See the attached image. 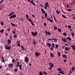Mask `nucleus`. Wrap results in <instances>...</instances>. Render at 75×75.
Segmentation results:
<instances>
[{
	"instance_id": "nucleus-4",
	"label": "nucleus",
	"mask_w": 75,
	"mask_h": 75,
	"mask_svg": "<svg viewBox=\"0 0 75 75\" xmlns=\"http://www.w3.org/2000/svg\"><path fill=\"white\" fill-rule=\"evenodd\" d=\"M4 48H5V49L6 50H11V46H8V45H4Z\"/></svg>"
},
{
	"instance_id": "nucleus-57",
	"label": "nucleus",
	"mask_w": 75,
	"mask_h": 75,
	"mask_svg": "<svg viewBox=\"0 0 75 75\" xmlns=\"http://www.w3.org/2000/svg\"><path fill=\"white\" fill-rule=\"evenodd\" d=\"M64 62L65 63L67 62V60H66V59L64 60Z\"/></svg>"
},
{
	"instance_id": "nucleus-27",
	"label": "nucleus",
	"mask_w": 75,
	"mask_h": 75,
	"mask_svg": "<svg viewBox=\"0 0 75 75\" xmlns=\"http://www.w3.org/2000/svg\"><path fill=\"white\" fill-rule=\"evenodd\" d=\"M54 56V54L52 53H50V57H53Z\"/></svg>"
},
{
	"instance_id": "nucleus-33",
	"label": "nucleus",
	"mask_w": 75,
	"mask_h": 75,
	"mask_svg": "<svg viewBox=\"0 0 75 75\" xmlns=\"http://www.w3.org/2000/svg\"><path fill=\"white\" fill-rule=\"evenodd\" d=\"M33 44L34 45H35L36 44V42H35V40H33Z\"/></svg>"
},
{
	"instance_id": "nucleus-26",
	"label": "nucleus",
	"mask_w": 75,
	"mask_h": 75,
	"mask_svg": "<svg viewBox=\"0 0 75 75\" xmlns=\"http://www.w3.org/2000/svg\"><path fill=\"white\" fill-rule=\"evenodd\" d=\"M57 70L59 71H62V69H61V67H59V68L57 69Z\"/></svg>"
},
{
	"instance_id": "nucleus-12",
	"label": "nucleus",
	"mask_w": 75,
	"mask_h": 75,
	"mask_svg": "<svg viewBox=\"0 0 75 75\" xmlns=\"http://www.w3.org/2000/svg\"><path fill=\"white\" fill-rule=\"evenodd\" d=\"M46 20H47L48 21H50L51 23L53 22V21L52 20H51V19L50 18V17H47V18H46Z\"/></svg>"
},
{
	"instance_id": "nucleus-48",
	"label": "nucleus",
	"mask_w": 75,
	"mask_h": 75,
	"mask_svg": "<svg viewBox=\"0 0 75 75\" xmlns=\"http://www.w3.org/2000/svg\"><path fill=\"white\" fill-rule=\"evenodd\" d=\"M5 35H6V36H7L8 35V33H6L5 34Z\"/></svg>"
},
{
	"instance_id": "nucleus-39",
	"label": "nucleus",
	"mask_w": 75,
	"mask_h": 75,
	"mask_svg": "<svg viewBox=\"0 0 75 75\" xmlns=\"http://www.w3.org/2000/svg\"><path fill=\"white\" fill-rule=\"evenodd\" d=\"M75 69V67H72V68H71V70H74Z\"/></svg>"
},
{
	"instance_id": "nucleus-45",
	"label": "nucleus",
	"mask_w": 75,
	"mask_h": 75,
	"mask_svg": "<svg viewBox=\"0 0 75 75\" xmlns=\"http://www.w3.org/2000/svg\"><path fill=\"white\" fill-rule=\"evenodd\" d=\"M67 27H68L69 28H71V26L70 25H68V26Z\"/></svg>"
},
{
	"instance_id": "nucleus-20",
	"label": "nucleus",
	"mask_w": 75,
	"mask_h": 75,
	"mask_svg": "<svg viewBox=\"0 0 75 75\" xmlns=\"http://www.w3.org/2000/svg\"><path fill=\"white\" fill-rule=\"evenodd\" d=\"M17 35H16V34H14V35H13V38H15L16 39L17 38Z\"/></svg>"
},
{
	"instance_id": "nucleus-6",
	"label": "nucleus",
	"mask_w": 75,
	"mask_h": 75,
	"mask_svg": "<svg viewBox=\"0 0 75 75\" xmlns=\"http://www.w3.org/2000/svg\"><path fill=\"white\" fill-rule=\"evenodd\" d=\"M37 34H38V33H37V31L35 32V33L33 32H31V35L34 36L35 37L37 35Z\"/></svg>"
},
{
	"instance_id": "nucleus-3",
	"label": "nucleus",
	"mask_w": 75,
	"mask_h": 75,
	"mask_svg": "<svg viewBox=\"0 0 75 75\" xmlns=\"http://www.w3.org/2000/svg\"><path fill=\"white\" fill-rule=\"evenodd\" d=\"M41 12H42V13H44V17L46 18L47 17V13H45V12L44 11V10L43 9L41 8Z\"/></svg>"
},
{
	"instance_id": "nucleus-22",
	"label": "nucleus",
	"mask_w": 75,
	"mask_h": 75,
	"mask_svg": "<svg viewBox=\"0 0 75 75\" xmlns=\"http://www.w3.org/2000/svg\"><path fill=\"white\" fill-rule=\"evenodd\" d=\"M62 57L65 58H67V55H66L65 54L63 55V56H62Z\"/></svg>"
},
{
	"instance_id": "nucleus-21",
	"label": "nucleus",
	"mask_w": 75,
	"mask_h": 75,
	"mask_svg": "<svg viewBox=\"0 0 75 75\" xmlns=\"http://www.w3.org/2000/svg\"><path fill=\"white\" fill-rule=\"evenodd\" d=\"M21 48L22 50H25V49H24V47L23 46H21Z\"/></svg>"
},
{
	"instance_id": "nucleus-41",
	"label": "nucleus",
	"mask_w": 75,
	"mask_h": 75,
	"mask_svg": "<svg viewBox=\"0 0 75 75\" xmlns=\"http://www.w3.org/2000/svg\"><path fill=\"white\" fill-rule=\"evenodd\" d=\"M39 75H43V74L42 73V72H41V71H40V72H39Z\"/></svg>"
},
{
	"instance_id": "nucleus-36",
	"label": "nucleus",
	"mask_w": 75,
	"mask_h": 75,
	"mask_svg": "<svg viewBox=\"0 0 75 75\" xmlns=\"http://www.w3.org/2000/svg\"><path fill=\"white\" fill-rule=\"evenodd\" d=\"M57 30L58 31H59V32H62V30H61L60 29Z\"/></svg>"
},
{
	"instance_id": "nucleus-34",
	"label": "nucleus",
	"mask_w": 75,
	"mask_h": 75,
	"mask_svg": "<svg viewBox=\"0 0 75 75\" xmlns=\"http://www.w3.org/2000/svg\"><path fill=\"white\" fill-rule=\"evenodd\" d=\"M8 66H9V67H12L13 66V64H9L8 65Z\"/></svg>"
},
{
	"instance_id": "nucleus-50",
	"label": "nucleus",
	"mask_w": 75,
	"mask_h": 75,
	"mask_svg": "<svg viewBox=\"0 0 75 75\" xmlns=\"http://www.w3.org/2000/svg\"><path fill=\"white\" fill-rule=\"evenodd\" d=\"M57 14H59L60 13V12H59V11H57Z\"/></svg>"
},
{
	"instance_id": "nucleus-53",
	"label": "nucleus",
	"mask_w": 75,
	"mask_h": 75,
	"mask_svg": "<svg viewBox=\"0 0 75 75\" xmlns=\"http://www.w3.org/2000/svg\"><path fill=\"white\" fill-rule=\"evenodd\" d=\"M7 31H11V29L10 28H7Z\"/></svg>"
},
{
	"instance_id": "nucleus-43",
	"label": "nucleus",
	"mask_w": 75,
	"mask_h": 75,
	"mask_svg": "<svg viewBox=\"0 0 75 75\" xmlns=\"http://www.w3.org/2000/svg\"><path fill=\"white\" fill-rule=\"evenodd\" d=\"M62 17H63L65 19L67 18V17L65 16H64V15H62Z\"/></svg>"
},
{
	"instance_id": "nucleus-62",
	"label": "nucleus",
	"mask_w": 75,
	"mask_h": 75,
	"mask_svg": "<svg viewBox=\"0 0 75 75\" xmlns=\"http://www.w3.org/2000/svg\"><path fill=\"white\" fill-rule=\"evenodd\" d=\"M41 18H42V19H44V17H43V16H41Z\"/></svg>"
},
{
	"instance_id": "nucleus-35",
	"label": "nucleus",
	"mask_w": 75,
	"mask_h": 75,
	"mask_svg": "<svg viewBox=\"0 0 75 75\" xmlns=\"http://www.w3.org/2000/svg\"><path fill=\"white\" fill-rule=\"evenodd\" d=\"M8 43H11V40H10L9 39L8 40Z\"/></svg>"
},
{
	"instance_id": "nucleus-32",
	"label": "nucleus",
	"mask_w": 75,
	"mask_h": 75,
	"mask_svg": "<svg viewBox=\"0 0 75 75\" xmlns=\"http://www.w3.org/2000/svg\"><path fill=\"white\" fill-rule=\"evenodd\" d=\"M1 25H4V23L3 22V21L1 22Z\"/></svg>"
},
{
	"instance_id": "nucleus-13",
	"label": "nucleus",
	"mask_w": 75,
	"mask_h": 75,
	"mask_svg": "<svg viewBox=\"0 0 75 75\" xmlns=\"http://www.w3.org/2000/svg\"><path fill=\"white\" fill-rule=\"evenodd\" d=\"M34 54H35V55L36 57H38L39 55H40V53H38V52L35 53Z\"/></svg>"
},
{
	"instance_id": "nucleus-64",
	"label": "nucleus",
	"mask_w": 75,
	"mask_h": 75,
	"mask_svg": "<svg viewBox=\"0 0 75 75\" xmlns=\"http://www.w3.org/2000/svg\"><path fill=\"white\" fill-rule=\"evenodd\" d=\"M65 46H67L69 45V44H65Z\"/></svg>"
},
{
	"instance_id": "nucleus-55",
	"label": "nucleus",
	"mask_w": 75,
	"mask_h": 75,
	"mask_svg": "<svg viewBox=\"0 0 75 75\" xmlns=\"http://www.w3.org/2000/svg\"><path fill=\"white\" fill-rule=\"evenodd\" d=\"M14 71H15L16 72H17V70L16 69H14Z\"/></svg>"
},
{
	"instance_id": "nucleus-2",
	"label": "nucleus",
	"mask_w": 75,
	"mask_h": 75,
	"mask_svg": "<svg viewBox=\"0 0 75 75\" xmlns=\"http://www.w3.org/2000/svg\"><path fill=\"white\" fill-rule=\"evenodd\" d=\"M14 14V12H11V13L10 14H9L8 15V16H11V17H10V18H9V19H11L13 18H15L16 17V15L15 14ZM12 14H13V15H12Z\"/></svg>"
},
{
	"instance_id": "nucleus-54",
	"label": "nucleus",
	"mask_w": 75,
	"mask_h": 75,
	"mask_svg": "<svg viewBox=\"0 0 75 75\" xmlns=\"http://www.w3.org/2000/svg\"><path fill=\"white\" fill-rule=\"evenodd\" d=\"M44 25L45 26H46V23H44Z\"/></svg>"
},
{
	"instance_id": "nucleus-59",
	"label": "nucleus",
	"mask_w": 75,
	"mask_h": 75,
	"mask_svg": "<svg viewBox=\"0 0 75 75\" xmlns=\"http://www.w3.org/2000/svg\"><path fill=\"white\" fill-rule=\"evenodd\" d=\"M52 63H49V66H50V65H51V64Z\"/></svg>"
},
{
	"instance_id": "nucleus-14",
	"label": "nucleus",
	"mask_w": 75,
	"mask_h": 75,
	"mask_svg": "<svg viewBox=\"0 0 75 75\" xmlns=\"http://www.w3.org/2000/svg\"><path fill=\"white\" fill-rule=\"evenodd\" d=\"M71 47L75 51V45H71Z\"/></svg>"
},
{
	"instance_id": "nucleus-61",
	"label": "nucleus",
	"mask_w": 75,
	"mask_h": 75,
	"mask_svg": "<svg viewBox=\"0 0 75 75\" xmlns=\"http://www.w3.org/2000/svg\"><path fill=\"white\" fill-rule=\"evenodd\" d=\"M21 44L20 43H18V47H20V46Z\"/></svg>"
},
{
	"instance_id": "nucleus-44",
	"label": "nucleus",
	"mask_w": 75,
	"mask_h": 75,
	"mask_svg": "<svg viewBox=\"0 0 75 75\" xmlns=\"http://www.w3.org/2000/svg\"><path fill=\"white\" fill-rule=\"evenodd\" d=\"M63 35L64 36H67V33H64L63 34Z\"/></svg>"
},
{
	"instance_id": "nucleus-10",
	"label": "nucleus",
	"mask_w": 75,
	"mask_h": 75,
	"mask_svg": "<svg viewBox=\"0 0 75 75\" xmlns=\"http://www.w3.org/2000/svg\"><path fill=\"white\" fill-rule=\"evenodd\" d=\"M45 33H46V36H47V34H48V35H51V32H47V31H46V30L45 31Z\"/></svg>"
},
{
	"instance_id": "nucleus-7",
	"label": "nucleus",
	"mask_w": 75,
	"mask_h": 75,
	"mask_svg": "<svg viewBox=\"0 0 75 75\" xmlns=\"http://www.w3.org/2000/svg\"><path fill=\"white\" fill-rule=\"evenodd\" d=\"M27 1H28V2H30V4H33V6H35L34 3L33 2V0H32L31 1H30V0H27Z\"/></svg>"
},
{
	"instance_id": "nucleus-31",
	"label": "nucleus",
	"mask_w": 75,
	"mask_h": 75,
	"mask_svg": "<svg viewBox=\"0 0 75 75\" xmlns=\"http://www.w3.org/2000/svg\"><path fill=\"white\" fill-rule=\"evenodd\" d=\"M57 54H58V56H59V57H60L61 56V53H60V52H58L57 53Z\"/></svg>"
},
{
	"instance_id": "nucleus-49",
	"label": "nucleus",
	"mask_w": 75,
	"mask_h": 75,
	"mask_svg": "<svg viewBox=\"0 0 75 75\" xmlns=\"http://www.w3.org/2000/svg\"><path fill=\"white\" fill-rule=\"evenodd\" d=\"M3 2V0H1V1H0V4H2Z\"/></svg>"
},
{
	"instance_id": "nucleus-1",
	"label": "nucleus",
	"mask_w": 75,
	"mask_h": 75,
	"mask_svg": "<svg viewBox=\"0 0 75 75\" xmlns=\"http://www.w3.org/2000/svg\"><path fill=\"white\" fill-rule=\"evenodd\" d=\"M47 45L48 47H51V46H52V47L50 48L51 50L53 51V50H54V43H52V44H51V43H48Z\"/></svg>"
},
{
	"instance_id": "nucleus-51",
	"label": "nucleus",
	"mask_w": 75,
	"mask_h": 75,
	"mask_svg": "<svg viewBox=\"0 0 75 75\" xmlns=\"http://www.w3.org/2000/svg\"><path fill=\"white\" fill-rule=\"evenodd\" d=\"M53 67H50L49 68V70L51 71V69Z\"/></svg>"
},
{
	"instance_id": "nucleus-60",
	"label": "nucleus",
	"mask_w": 75,
	"mask_h": 75,
	"mask_svg": "<svg viewBox=\"0 0 75 75\" xmlns=\"http://www.w3.org/2000/svg\"><path fill=\"white\" fill-rule=\"evenodd\" d=\"M12 39V36H10V40Z\"/></svg>"
},
{
	"instance_id": "nucleus-11",
	"label": "nucleus",
	"mask_w": 75,
	"mask_h": 75,
	"mask_svg": "<svg viewBox=\"0 0 75 75\" xmlns=\"http://www.w3.org/2000/svg\"><path fill=\"white\" fill-rule=\"evenodd\" d=\"M24 58H25V60H24V62L25 63V62H28V58L27 57H24Z\"/></svg>"
},
{
	"instance_id": "nucleus-30",
	"label": "nucleus",
	"mask_w": 75,
	"mask_h": 75,
	"mask_svg": "<svg viewBox=\"0 0 75 75\" xmlns=\"http://www.w3.org/2000/svg\"><path fill=\"white\" fill-rule=\"evenodd\" d=\"M55 47L56 49L57 48H58V47H59V45H58V44H56V45H55Z\"/></svg>"
},
{
	"instance_id": "nucleus-9",
	"label": "nucleus",
	"mask_w": 75,
	"mask_h": 75,
	"mask_svg": "<svg viewBox=\"0 0 75 75\" xmlns=\"http://www.w3.org/2000/svg\"><path fill=\"white\" fill-rule=\"evenodd\" d=\"M28 21H29L30 22H31V25H32L34 26L35 25L34 24H33V21H32L31 20H30V19H29L28 18Z\"/></svg>"
},
{
	"instance_id": "nucleus-52",
	"label": "nucleus",
	"mask_w": 75,
	"mask_h": 75,
	"mask_svg": "<svg viewBox=\"0 0 75 75\" xmlns=\"http://www.w3.org/2000/svg\"><path fill=\"white\" fill-rule=\"evenodd\" d=\"M15 33H16L14 31H13V32H12V34H14Z\"/></svg>"
},
{
	"instance_id": "nucleus-38",
	"label": "nucleus",
	"mask_w": 75,
	"mask_h": 75,
	"mask_svg": "<svg viewBox=\"0 0 75 75\" xmlns=\"http://www.w3.org/2000/svg\"><path fill=\"white\" fill-rule=\"evenodd\" d=\"M54 64H52V65H51V67H54Z\"/></svg>"
},
{
	"instance_id": "nucleus-47",
	"label": "nucleus",
	"mask_w": 75,
	"mask_h": 75,
	"mask_svg": "<svg viewBox=\"0 0 75 75\" xmlns=\"http://www.w3.org/2000/svg\"><path fill=\"white\" fill-rule=\"evenodd\" d=\"M70 7L69 5L68 4H67V8H69Z\"/></svg>"
},
{
	"instance_id": "nucleus-25",
	"label": "nucleus",
	"mask_w": 75,
	"mask_h": 75,
	"mask_svg": "<svg viewBox=\"0 0 75 75\" xmlns=\"http://www.w3.org/2000/svg\"><path fill=\"white\" fill-rule=\"evenodd\" d=\"M53 18H54V20H55V21H56V22H57V21H56V18L55 17V16H54V15H53Z\"/></svg>"
},
{
	"instance_id": "nucleus-37",
	"label": "nucleus",
	"mask_w": 75,
	"mask_h": 75,
	"mask_svg": "<svg viewBox=\"0 0 75 75\" xmlns=\"http://www.w3.org/2000/svg\"><path fill=\"white\" fill-rule=\"evenodd\" d=\"M2 58L3 59V62H6V61L5 60V59H4V58L3 57H2Z\"/></svg>"
},
{
	"instance_id": "nucleus-17",
	"label": "nucleus",
	"mask_w": 75,
	"mask_h": 75,
	"mask_svg": "<svg viewBox=\"0 0 75 75\" xmlns=\"http://www.w3.org/2000/svg\"><path fill=\"white\" fill-rule=\"evenodd\" d=\"M59 73L62 74V75H64V72L63 71H61L59 72Z\"/></svg>"
},
{
	"instance_id": "nucleus-15",
	"label": "nucleus",
	"mask_w": 75,
	"mask_h": 75,
	"mask_svg": "<svg viewBox=\"0 0 75 75\" xmlns=\"http://www.w3.org/2000/svg\"><path fill=\"white\" fill-rule=\"evenodd\" d=\"M48 40H54V41H57V39H55L54 38H53V39H48Z\"/></svg>"
},
{
	"instance_id": "nucleus-8",
	"label": "nucleus",
	"mask_w": 75,
	"mask_h": 75,
	"mask_svg": "<svg viewBox=\"0 0 75 75\" xmlns=\"http://www.w3.org/2000/svg\"><path fill=\"white\" fill-rule=\"evenodd\" d=\"M47 7H48V3L46 2L45 3V6H44V9L46 10L47 9Z\"/></svg>"
},
{
	"instance_id": "nucleus-23",
	"label": "nucleus",
	"mask_w": 75,
	"mask_h": 75,
	"mask_svg": "<svg viewBox=\"0 0 75 75\" xmlns=\"http://www.w3.org/2000/svg\"><path fill=\"white\" fill-rule=\"evenodd\" d=\"M11 25H12V26H15L16 25V24H15L13 23H11Z\"/></svg>"
},
{
	"instance_id": "nucleus-40",
	"label": "nucleus",
	"mask_w": 75,
	"mask_h": 75,
	"mask_svg": "<svg viewBox=\"0 0 75 75\" xmlns=\"http://www.w3.org/2000/svg\"><path fill=\"white\" fill-rule=\"evenodd\" d=\"M57 29L58 28H57V27L56 26H55L54 27V30H57Z\"/></svg>"
},
{
	"instance_id": "nucleus-29",
	"label": "nucleus",
	"mask_w": 75,
	"mask_h": 75,
	"mask_svg": "<svg viewBox=\"0 0 75 75\" xmlns=\"http://www.w3.org/2000/svg\"><path fill=\"white\" fill-rule=\"evenodd\" d=\"M70 49H68V47H65V50L66 51H68L69 50H70Z\"/></svg>"
},
{
	"instance_id": "nucleus-19",
	"label": "nucleus",
	"mask_w": 75,
	"mask_h": 75,
	"mask_svg": "<svg viewBox=\"0 0 75 75\" xmlns=\"http://www.w3.org/2000/svg\"><path fill=\"white\" fill-rule=\"evenodd\" d=\"M0 32H1V33H4V29H3L1 30V31H0Z\"/></svg>"
},
{
	"instance_id": "nucleus-24",
	"label": "nucleus",
	"mask_w": 75,
	"mask_h": 75,
	"mask_svg": "<svg viewBox=\"0 0 75 75\" xmlns=\"http://www.w3.org/2000/svg\"><path fill=\"white\" fill-rule=\"evenodd\" d=\"M67 39L69 40V41H71V38H70V37H68L67 38Z\"/></svg>"
},
{
	"instance_id": "nucleus-5",
	"label": "nucleus",
	"mask_w": 75,
	"mask_h": 75,
	"mask_svg": "<svg viewBox=\"0 0 75 75\" xmlns=\"http://www.w3.org/2000/svg\"><path fill=\"white\" fill-rule=\"evenodd\" d=\"M16 67H19V69H20V70H22V69L21 68H22V65H21V64H19V62H18L17 63V64H16Z\"/></svg>"
},
{
	"instance_id": "nucleus-18",
	"label": "nucleus",
	"mask_w": 75,
	"mask_h": 75,
	"mask_svg": "<svg viewBox=\"0 0 75 75\" xmlns=\"http://www.w3.org/2000/svg\"><path fill=\"white\" fill-rule=\"evenodd\" d=\"M41 72L42 73V74H44L45 75H47L48 74V73H46V71H43Z\"/></svg>"
},
{
	"instance_id": "nucleus-16",
	"label": "nucleus",
	"mask_w": 75,
	"mask_h": 75,
	"mask_svg": "<svg viewBox=\"0 0 75 75\" xmlns=\"http://www.w3.org/2000/svg\"><path fill=\"white\" fill-rule=\"evenodd\" d=\"M62 41L64 42H67V40H66V39L65 38H62Z\"/></svg>"
},
{
	"instance_id": "nucleus-63",
	"label": "nucleus",
	"mask_w": 75,
	"mask_h": 75,
	"mask_svg": "<svg viewBox=\"0 0 75 75\" xmlns=\"http://www.w3.org/2000/svg\"><path fill=\"white\" fill-rule=\"evenodd\" d=\"M74 4L73 1H71V3L70 4L71 5Z\"/></svg>"
},
{
	"instance_id": "nucleus-46",
	"label": "nucleus",
	"mask_w": 75,
	"mask_h": 75,
	"mask_svg": "<svg viewBox=\"0 0 75 75\" xmlns=\"http://www.w3.org/2000/svg\"><path fill=\"white\" fill-rule=\"evenodd\" d=\"M71 11V9H69L68 10H67V11Z\"/></svg>"
},
{
	"instance_id": "nucleus-28",
	"label": "nucleus",
	"mask_w": 75,
	"mask_h": 75,
	"mask_svg": "<svg viewBox=\"0 0 75 75\" xmlns=\"http://www.w3.org/2000/svg\"><path fill=\"white\" fill-rule=\"evenodd\" d=\"M71 36L73 37H74V33L71 32Z\"/></svg>"
},
{
	"instance_id": "nucleus-58",
	"label": "nucleus",
	"mask_w": 75,
	"mask_h": 75,
	"mask_svg": "<svg viewBox=\"0 0 75 75\" xmlns=\"http://www.w3.org/2000/svg\"><path fill=\"white\" fill-rule=\"evenodd\" d=\"M32 16L34 18L35 17V16H34V15H33V14H32Z\"/></svg>"
},
{
	"instance_id": "nucleus-56",
	"label": "nucleus",
	"mask_w": 75,
	"mask_h": 75,
	"mask_svg": "<svg viewBox=\"0 0 75 75\" xmlns=\"http://www.w3.org/2000/svg\"><path fill=\"white\" fill-rule=\"evenodd\" d=\"M15 62V59H13L12 60V62Z\"/></svg>"
},
{
	"instance_id": "nucleus-42",
	"label": "nucleus",
	"mask_w": 75,
	"mask_h": 75,
	"mask_svg": "<svg viewBox=\"0 0 75 75\" xmlns=\"http://www.w3.org/2000/svg\"><path fill=\"white\" fill-rule=\"evenodd\" d=\"M25 17H26V18H27V19H28V15H25Z\"/></svg>"
}]
</instances>
